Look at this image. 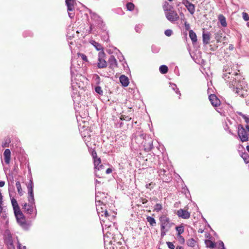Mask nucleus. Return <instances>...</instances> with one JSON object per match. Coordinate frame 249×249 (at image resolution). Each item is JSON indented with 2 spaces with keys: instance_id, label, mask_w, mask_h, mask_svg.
Returning <instances> with one entry per match:
<instances>
[{
  "instance_id": "obj_41",
  "label": "nucleus",
  "mask_w": 249,
  "mask_h": 249,
  "mask_svg": "<svg viewBox=\"0 0 249 249\" xmlns=\"http://www.w3.org/2000/svg\"><path fill=\"white\" fill-rule=\"evenodd\" d=\"M78 56L79 58L81 59L84 62H88V58L87 56L83 53H78Z\"/></svg>"
},
{
  "instance_id": "obj_47",
  "label": "nucleus",
  "mask_w": 249,
  "mask_h": 249,
  "mask_svg": "<svg viewBox=\"0 0 249 249\" xmlns=\"http://www.w3.org/2000/svg\"><path fill=\"white\" fill-rule=\"evenodd\" d=\"M160 50V48L158 46H157L156 45H153L152 46V51L154 53H158L159 52Z\"/></svg>"
},
{
  "instance_id": "obj_31",
  "label": "nucleus",
  "mask_w": 249,
  "mask_h": 249,
  "mask_svg": "<svg viewBox=\"0 0 249 249\" xmlns=\"http://www.w3.org/2000/svg\"><path fill=\"white\" fill-rule=\"evenodd\" d=\"M196 241L193 238H189L186 241V244L188 246L190 247H194L196 246Z\"/></svg>"
},
{
  "instance_id": "obj_13",
  "label": "nucleus",
  "mask_w": 249,
  "mask_h": 249,
  "mask_svg": "<svg viewBox=\"0 0 249 249\" xmlns=\"http://www.w3.org/2000/svg\"><path fill=\"white\" fill-rule=\"evenodd\" d=\"M152 159V158L151 159ZM152 159L153 160H151V166H153L154 168H156L155 165H157L156 168L159 166L160 164H161V168H166L167 167L166 165V163L163 160H160L158 156H154Z\"/></svg>"
},
{
  "instance_id": "obj_58",
  "label": "nucleus",
  "mask_w": 249,
  "mask_h": 249,
  "mask_svg": "<svg viewBox=\"0 0 249 249\" xmlns=\"http://www.w3.org/2000/svg\"><path fill=\"white\" fill-rule=\"evenodd\" d=\"M90 139V138L88 136V137H87L86 136H84L83 137V139H84V141H85V142L86 143L87 145H88V144H87V142H89V139Z\"/></svg>"
},
{
  "instance_id": "obj_48",
  "label": "nucleus",
  "mask_w": 249,
  "mask_h": 249,
  "mask_svg": "<svg viewBox=\"0 0 249 249\" xmlns=\"http://www.w3.org/2000/svg\"><path fill=\"white\" fill-rule=\"evenodd\" d=\"M217 249H225L224 244L221 241H220L217 243Z\"/></svg>"
},
{
  "instance_id": "obj_32",
  "label": "nucleus",
  "mask_w": 249,
  "mask_h": 249,
  "mask_svg": "<svg viewBox=\"0 0 249 249\" xmlns=\"http://www.w3.org/2000/svg\"><path fill=\"white\" fill-rule=\"evenodd\" d=\"M117 245H120V242L117 241L115 239V242H114L113 241V243L112 244H110V245L108 244V245L107 246H106L105 245V247L107 249H114L115 247H117Z\"/></svg>"
},
{
  "instance_id": "obj_33",
  "label": "nucleus",
  "mask_w": 249,
  "mask_h": 249,
  "mask_svg": "<svg viewBox=\"0 0 249 249\" xmlns=\"http://www.w3.org/2000/svg\"><path fill=\"white\" fill-rule=\"evenodd\" d=\"M163 209L162 205L161 203H157L154 206V212L159 213Z\"/></svg>"
},
{
  "instance_id": "obj_45",
  "label": "nucleus",
  "mask_w": 249,
  "mask_h": 249,
  "mask_svg": "<svg viewBox=\"0 0 249 249\" xmlns=\"http://www.w3.org/2000/svg\"><path fill=\"white\" fill-rule=\"evenodd\" d=\"M95 91L100 95H102L103 94V91L100 86H96L95 88Z\"/></svg>"
},
{
  "instance_id": "obj_14",
  "label": "nucleus",
  "mask_w": 249,
  "mask_h": 249,
  "mask_svg": "<svg viewBox=\"0 0 249 249\" xmlns=\"http://www.w3.org/2000/svg\"><path fill=\"white\" fill-rule=\"evenodd\" d=\"M18 223L21 226L24 227L26 225L25 217L22 212L20 211L19 212L14 213Z\"/></svg>"
},
{
  "instance_id": "obj_35",
  "label": "nucleus",
  "mask_w": 249,
  "mask_h": 249,
  "mask_svg": "<svg viewBox=\"0 0 249 249\" xmlns=\"http://www.w3.org/2000/svg\"><path fill=\"white\" fill-rule=\"evenodd\" d=\"M146 220H147V221L149 223V225L151 226H154L156 224L155 219L151 216H147L146 217Z\"/></svg>"
},
{
  "instance_id": "obj_6",
  "label": "nucleus",
  "mask_w": 249,
  "mask_h": 249,
  "mask_svg": "<svg viewBox=\"0 0 249 249\" xmlns=\"http://www.w3.org/2000/svg\"><path fill=\"white\" fill-rule=\"evenodd\" d=\"M132 141L135 142L138 144H141L146 152L151 151L153 148L152 139L149 137L144 138L143 134L135 135L132 138Z\"/></svg>"
},
{
  "instance_id": "obj_51",
  "label": "nucleus",
  "mask_w": 249,
  "mask_h": 249,
  "mask_svg": "<svg viewBox=\"0 0 249 249\" xmlns=\"http://www.w3.org/2000/svg\"><path fill=\"white\" fill-rule=\"evenodd\" d=\"M242 16H243V19L247 21L248 20H249V16L248 15V14H247V13H245V12H243L242 13Z\"/></svg>"
},
{
  "instance_id": "obj_40",
  "label": "nucleus",
  "mask_w": 249,
  "mask_h": 249,
  "mask_svg": "<svg viewBox=\"0 0 249 249\" xmlns=\"http://www.w3.org/2000/svg\"><path fill=\"white\" fill-rule=\"evenodd\" d=\"M3 196L0 192V213L2 212V210H3Z\"/></svg>"
},
{
  "instance_id": "obj_3",
  "label": "nucleus",
  "mask_w": 249,
  "mask_h": 249,
  "mask_svg": "<svg viewBox=\"0 0 249 249\" xmlns=\"http://www.w3.org/2000/svg\"><path fill=\"white\" fill-rule=\"evenodd\" d=\"M89 17L88 19L89 28L86 30V34L98 33L99 29H103L105 24L102 18L95 12L89 9Z\"/></svg>"
},
{
  "instance_id": "obj_59",
  "label": "nucleus",
  "mask_w": 249,
  "mask_h": 249,
  "mask_svg": "<svg viewBox=\"0 0 249 249\" xmlns=\"http://www.w3.org/2000/svg\"><path fill=\"white\" fill-rule=\"evenodd\" d=\"M18 248L19 249H26V246H21V244L18 242Z\"/></svg>"
},
{
  "instance_id": "obj_34",
  "label": "nucleus",
  "mask_w": 249,
  "mask_h": 249,
  "mask_svg": "<svg viewBox=\"0 0 249 249\" xmlns=\"http://www.w3.org/2000/svg\"><path fill=\"white\" fill-rule=\"evenodd\" d=\"M159 70L161 73L165 74L168 71V68L167 66L162 65L160 67Z\"/></svg>"
},
{
  "instance_id": "obj_21",
  "label": "nucleus",
  "mask_w": 249,
  "mask_h": 249,
  "mask_svg": "<svg viewBox=\"0 0 249 249\" xmlns=\"http://www.w3.org/2000/svg\"><path fill=\"white\" fill-rule=\"evenodd\" d=\"M161 164H160L159 166L157 167V169L158 170L159 176L161 178H162V177L166 175V173L168 169V167L161 168Z\"/></svg>"
},
{
  "instance_id": "obj_26",
  "label": "nucleus",
  "mask_w": 249,
  "mask_h": 249,
  "mask_svg": "<svg viewBox=\"0 0 249 249\" xmlns=\"http://www.w3.org/2000/svg\"><path fill=\"white\" fill-rule=\"evenodd\" d=\"M120 81L122 85L124 87H127L129 83L127 77L124 75H122L120 77Z\"/></svg>"
},
{
  "instance_id": "obj_61",
  "label": "nucleus",
  "mask_w": 249,
  "mask_h": 249,
  "mask_svg": "<svg viewBox=\"0 0 249 249\" xmlns=\"http://www.w3.org/2000/svg\"><path fill=\"white\" fill-rule=\"evenodd\" d=\"M92 157H93V158L94 160L95 159H98V158L97 157V154H96V152L95 151H93L92 153Z\"/></svg>"
},
{
  "instance_id": "obj_25",
  "label": "nucleus",
  "mask_w": 249,
  "mask_h": 249,
  "mask_svg": "<svg viewBox=\"0 0 249 249\" xmlns=\"http://www.w3.org/2000/svg\"><path fill=\"white\" fill-rule=\"evenodd\" d=\"M202 40L204 44H209L210 40V33L209 32L205 33L203 32L202 34Z\"/></svg>"
},
{
  "instance_id": "obj_50",
  "label": "nucleus",
  "mask_w": 249,
  "mask_h": 249,
  "mask_svg": "<svg viewBox=\"0 0 249 249\" xmlns=\"http://www.w3.org/2000/svg\"><path fill=\"white\" fill-rule=\"evenodd\" d=\"M242 157L244 159L245 162L246 163H248L249 162V156L248 155V154H244L242 155Z\"/></svg>"
},
{
  "instance_id": "obj_15",
  "label": "nucleus",
  "mask_w": 249,
  "mask_h": 249,
  "mask_svg": "<svg viewBox=\"0 0 249 249\" xmlns=\"http://www.w3.org/2000/svg\"><path fill=\"white\" fill-rule=\"evenodd\" d=\"M100 158L95 159L94 160L95 175L96 177L100 178V175L98 174L97 170L100 171L104 169L103 165L101 164Z\"/></svg>"
},
{
  "instance_id": "obj_12",
  "label": "nucleus",
  "mask_w": 249,
  "mask_h": 249,
  "mask_svg": "<svg viewBox=\"0 0 249 249\" xmlns=\"http://www.w3.org/2000/svg\"><path fill=\"white\" fill-rule=\"evenodd\" d=\"M65 2L67 6L69 16L71 18H72L74 16V13L73 11L74 10L75 0H66Z\"/></svg>"
},
{
  "instance_id": "obj_30",
  "label": "nucleus",
  "mask_w": 249,
  "mask_h": 249,
  "mask_svg": "<svg viewBox=\"0 0 249 249\" xmlns=\"http://www.w3.org/2000/svg\"><path fill=\"white\" fill-rule=\"evenodd\" d=\"M205 244L207 248L213 249L215 247V243L210 240L206 239L205 240Z\"/></svg>"
},
{
  "instance_id": "obj_10",
  "label": "nucleus",
  "mask_w": 249,
  "mask_h": 249,
  "mask_svg": "<svg viewBox=\"0 0 249 249\" xmlns=\"http://www.w3.org/2000/svg\"><path fill=\"white\" fill-rule=\"evenodd\" d=\"M238 135L242 142H247L249 140L248 134L245 128L241 124L238 126Z\"/></svg>"
},
{
  "instance_id": "obj_36",
  "label": "nucleus",
  "mask_w": 249,
  "mask_h": 249,
  "mask_svg": "<svg viewBox=\"0 0 249 249\" xmlns=\"http://www.w3.org/2000/svg\"><path fill=\"white\" fill-rule=\"evenodd\" d=\"M16 186L18 193L19 194V195L20 196H22L23 195V192H22L20 183L19 181H17L16 182Z\"/></svg>"
},
{
  "instance_id": "obj_38",
  "label": "nucleus",
  "mask_w": 249,
  "mask_h": 249,
  "mask_svg": "<svg viewBox=\"0 0 249 249\" xmlns=\"http://www.w3.org/2000/svg\"><path fill=\"white\" fill-rule=\"evenodd\" d=\"M222 32L221 31H219L215 33V38L217 40V42H220L221 39L222 38Z\"/></svg>"
},
{
  "instance_id": "obj_57",
  "label": "nucleus",
  "mask_w": 249,
  "mask_h": 249,
  "mask_svg": "<svg viewBox=\"0 0 249 249\" xmlns=\"http://www.w3.org/2000/svg\"><path fill=\"white\" fill-rule=\"evenodd\" d=\"M185 28L186 30H189L190 29V24L187 23L186 21L184 23Z\"/></svg>"
},
{
  "instance_id": "obj_43",
  "label": "nucleus",
  "mask_w": 249,
  "mask_h": 249,
  "mask_svg": "<svg viewBox=\"0 0 249 249\" xmlns=\"http://www.w3.org/2000/svg\"><path fill=\"white\" fill-rule=\"evenodd\" d=\"M119 61L122 62V64L124 68H125V66L127 67V64L126 62L124 61V58L123 55L120 56V57L119 58Z\"/></svg>"
},
{
  "instance_id": "obj_1",
  "label": "nucleus",
  "mask_w": 249,
  "mask_h": 249,
  "mask_svg": "<svg viewBox=\"0 0 249 249\" xmlns=\"http://www.w3.org/2000/svg\"><path fill=\"white\" fill-rule=\"evenodd\" d=\"M224 73L223 78L225 79L229 88L240 97L244 98L248 95V86L244 81V78L240 74L233 71L232 68L229 66L224 68Z\"/></svg>"
},
{
  "instance_id": "obj_44",
  "label": "nucleus",
  "mask_w": 249,
  "mask_h": 249,
  "mask_svg": "<svg viewBox=\"0 0 249 249\" xmlns=\"http://www.w3.org/2000/svg\"><path fill=\"white\" fill-rule=\"evenodd\" d=\"M142 24H138V25H136L135 26V31L137 32V33H140L141 31H142Z\"/></svg>"
},
{
  "instance_id": "obj_54",
  "label": "nucleus",
  "mask_w": 249,
  "mask_h": 249,
  "mask_svg": "<svg viewBox=\"0 0 249 249\" xmlns=\"http://www.w3.org/2000/svg\"><path fill=\"white\" fill-rule=\"evenodd\" d=\"M113 51H119L116 48H114V47H112L111 49H108L107 50V52L108 53H112Z\"/></svg>"
},
{
  "instance_id": "obj_62",
  "label": "nucleus",
  "mask_w": 249,
  "mask_h": 249,
  "mask_svg": "<svg viewBox=\"0 0 249 249\" xmlns=\"http://www.w3.org/2000/svg\"><path fill=\"white\" fill-rule=\"evenodd\" d=\"M243 118L245 120L246 123H247V124L249 123V118L248 117H247L246 115H245Z\"/></svg>"
},
{
  "instance_id": "obj_16",
  "label": "nucleus",
  "mask_w": 249,
  "mask_h": 249,
  "mask_svg": "<svg viewBox=\"0 0 249 249\" xmlns=\"http://www.w3.org/2000/svg\"><path fill=\"white\" fill-rule=\"evenodd\" d=\"M27 188L28 189V197H29V200L30 201H33V199L34 198V183L33 181V180L31 179L29 181V182L28 183V185H27Z\"/></svg>"
},
{
  "instance_id": "obj_63",
  "label": "nucleus",
  "mask_w": 249,
  "mask_h": 249,
  "mask_svg": "<svg viewBox=\"0 0 249 249\" xmlns=\"http://www.w3.org/2000/svg\"><path fill=\"white\" fill-rule=\"evenodd\" d=\"M95 182H96V184H95V190H98L99 188H98V186L97 185V183H100V181H98L97 179H96L95 180Z\"/></svg>"
},
{
  "instance_id": "obj_23",
  "label": "nucleus",
  "mask_w": 249,
  "mask_h": 249,
  "mask_svg": "<svg viewBox=\"0 0 249 249\" xmlns=\"http://www.w3.org/2000/svg\"><path fill=\"white\" fill-rule=\"evenodd\" d=\"M102 30L101 33V38L105 42H108L109 41V36L108 34V32L106 30L105 27L103 29H101Z\"/></svg>"
},
{
  "instance_id": "obj_8",
  "label": "nucleus",
  "mask_w": 249,
  "mask_h": 249,
  "mask_svg": "<svg viewBox=\"0 0 249 249\" xmlns=\"http://www.w3.org/2000/svg\"><path fill=\"white\" fill-rule=\"evenodd\" d=\"M163 8L166 18L168 20L171 22H174L178 20L179 17L173 7L167 3V5H165Z\"/></svg>"
},
{
  "instance_id": "obj_2",
  "label": "nucleus",
  "mask_w": 249,
  "mask_h": 249,
  "mask_svg": "<svg viewBox=\"0 0 249 249\" xmlns=\"http://www.w3.org/2000/svg\"><path fill=\"white\" fill-rule=\"evenodd\" d=\"M102 226L103 232L104 234V245L107 246L112 244L113 241L115 242V235L114 231H117L115 227L114 220L116 213L110 209L107 210V213L105 212L98 213Z\"/></svg>"
},
{
  "instance_id": "obj_9",
  "label": "nucleus",
  "mask_w": 249,
  "mask_h": 249,
  "mask_svg": "<svg viewBox=\"0 0 249 249\" xmlns=\"http://www.w3.org/2000/svg\"><path fill=\"white\" fill-rule=\"evenodd\" d=\"M159 220L160 223V229H169L171 226V223L170 220L165 214H162L159 217Z\"/></svg>"
},
{
  "instance_id": "obj_49",
  "label": "nucleus",
  "mask_w": 249,
  "mask_h": 249,
  "mask_svg": "<svg viewBox=\"0 0 249 249\" xmlns=\"http://www.w3.org/2000/svg\"><path fill=\"white\" fill-rule=\"evenodd\" d=\"M164 34L167 36H170L173 34V31L171 29H167L164 31Z\"/></svg>"
},
{
  "instance_id": "obj_18",
  "label": "nucleus",
  "mask_w": 249,
  "mask_h": 249,
  "mask_svg": "<svg viewBox=\"0 0 249 249\" xmlns=\"http://www.w3.org/2000/svg\"><path fill=\"white\" fill-rule=\"evenodd\" d=\"M177 214L178 217L183 219H188L190 217V213L187 210L182 209L178 210Z\"/></svg>"
},
{
  "instance_id": "obj_64",
  "label": "nucleus",
  "mask_w": 249,
  "mask_h": 249,
  "mask_svg": "<svg viewBox=\"0 0 249 249\" xmlns=\"http://www.w3.org/2000/svg\"><path fill=\"white\" fill-rule=\"evenodd\" d=\"M112 172V169H110V168H107L106 171V173L107 174H110L111 172Z\"/></svg>"
},
{
  "instance_id": "obj_29",
  "label": "nucleus",
  "mask_w": 249,
  "mask_h": 249,
  "mask_svg": "<svg viewBox=\"0 0 249 249\" xmlns=\"http://www.w3.org/2000/svg\"><path fill=\"white\" fill-rule=\"evenodd\" d=\"M189 36L192 41L193 44L195 43L197 41V37L196 34L192 30L189 31Z\"/></svg>"
},
{
  "instance_id": "obj_46",
  "label": "nucleus",
  "mask_w": 249,
  "mask_h": 249,
  "mask_svg": "<svg viewBox=\"0 0 249 249\" xmlns=\"http://www.w3.org/2000/svg\"><path fill=\"white\" fill-rule=\"evenodd\" d=\"M0 216L2 217L4 220H6L7 217V213H6L5 209L3 208L2 212L0 213Z\"/></svg>"
},
{
  "instance_id": "obj_7",
  "label": "nucleus",
  "mask_w": 249,
  "mask_h": 249,
  "mask_svg": "<svg viewBox=\"0 0 249 249\" xmlns=\"http://www.w3.org/2000/svg\"><path fill=\"white\" fill-rule=\"evenodd\" d=\"M28 204L25 203L22 206L23 212L29 215H32L33 214L34 218H35L37 215V210L35 205V198L33 201H30L29 197H28Z\"/></svg>"
},
{
  "instance_id": "obj_5",
  "label": "nucleus",
  "mask_w": 249,
  "mask_h": 249,
  "mask_svg": "<svg viewBox=\"0 0 249 249\" xmlns=\"http://www.w3.org/2000/svg\"><path fill=\"white\" fill-rule=\"evenodd\" d=\"M78 61L76 59H72L71 61V88L73 90L71 97L74 102L78 101L79 96L78 93V88H80V83H78L76 77L78 76V66H75V64ZM80 76V75H79Z\"/></svg>"
},
{
  "instance_id": "obj_42",
  "label": "nucleus",
  "mask_w": 249,
  "mask_h": 249,
  "mask_svg": "<svg viewBox=\"0 0 249 249\" xmlns=\"http://www.w3.org/2000/svg\"><path fill=\"white\" fill-rule=\"evenodd\" d=\"M126 8L129 11H133L134 9V4L131 2H128L126 4Z\"/></svg>"
},
{
  "instance_id": "obj_55",
  "label": "nucleus",
  "mask_w": 249,
  "mask_h": 249,
  "mask_svg": "<svg viewBox=\"0 0 249 249\" xmlns=\"http://www.w3.org/2000/svg\"><path fill=\"white\" fill-rule=\"evenodd\" d=\"M94 78L97 84H99L100 82V77L98 75H95L94 76Z\"/></svg>"
},
{
  "instance_id": "obj_39",
  "label": "nucleus",
  "mask_w": 249,
  "mask_h": 249,
  "mask_svg": "<svg viewBox=\"0 0 249 249\" xmlns=\"http://www.w3.org/2000/svg\"><path fill=\"white\" fill-rule=\"evenodd\" d=\"M170 87L172 89L175 91L177 94H179L180 95V93L178 89L177 88V85L175 84L170 83Z\"/></svg>"
},
{
  "instance_id": "obj_24",
  "label": "nucleus",
  "mask_w": 249,
  "mask_h": 249,
  "mask_svg": "<svg viewBox=\"0 0 249 249\" xmlns=\"http://www.w3.org/2000/svg\"><path fill=\"white\" fill-rule=\"evenodd\" d=\"M12 205L14 210V213L16 212H19L20 210L17 201L14 197L11 199Z\"/></svg>"
},
{
  "instance_id": "obj_53",
  "label": "nucleus",
  "mask_w": 249,
  "mask_h": 249,
  "mask_svg": "<svg viewBox=\"0 0 249 249\" xmlns=\"http://www.w3.org/2000/svg\"><path fill=\"white\" fill-rule=\"evenodd\" d=\"M166 244H167L168 247L170 249H175V246L172 242H167Z\"/></svg>"
},
{
  "instance_id": "obj_28",
  "label": "nucleus",
  "mask_w": 249,
  "mask_h": 249,
  "mask_svg": "<svg viewBox=\"0 0 249 249\" xmlns=\"http://www.w3.org/2000/svg\"><path fill=\"white\" fill-rule=\"evenodd\" d=\"M218 20L223 27H226L227 25L225 17L223 15H219L218 17Z\"/></svg>"
},
{
  "instance_id": "obj_17",
  "label": "nucleus",
  "mask_w": 249,
  "mask_h": 249,
  "mask_svg": "<svg viewBox=\"0 0 249 249\" xmlns=\"http://www.w3.org/2000/svg\"><path fill=\"white\" fill-rule=\"evenodd\" d=\"M182 3L185 5L191 15H193L195 13V6L193 4L191 3L188 0H183Z\"/></svg>"
},
{
  "instance_id": "obj_60",
  "label": "nucleus",
  "mask_w": 249,
  "mask_h": 249,
  "mask_svg": "<svg viewBox=\"0 0 249 249\" xmlns=\"http://www.w3.org/2000/svg\"><path fill=\"white\" fill-rule=\"evenodd\" d=\"M9 142H10V141L9 140H7V142H6L4 143H2V146L3 147H5L8 146V144H9Z\"/></svg>"
},
{
  "instance_id": "obj_22",
  "label": "nucleus",
  "mask_w": 249,
  "mask_h": 249,
  "mask_svg": "<svg viewBox=\"0 0 249 249\" xmlns=\"http://www.w3.org/2000/svg\"><path fill=\"white\" fill-rule=\"evenodd\" d=\"M109 67L111 69H114L117 67V62L115 57L113 55H111L108 60Z\"/></svg>"
},
{
  "instance_id": "obj_19",
  "label": "nucleus",
  "mask_w": 249,
  "mask_h": 249,
  "mask_svg": "<svg viewBox=\"0 0 249 249\" xmlns=\"http://www.w3.org/2000/svg\"><path fill=\"white\" fill-rule=\"evenodd\" d=\"M209 99L212 105L214 107L220 105V101L214 94H211L209 96Z\"/></svg>"
},
{
  "instance_id": "obj_56",
  "label": "nucleus",
  "mask_w": 249,
  "mask_h": 249,
  "mask_svg": "<svg viewBox=\"0 0 249 249\" xmlns=\"http://www.w3.org/2000/svg\"><path fill=\"white\" fill-rule=\"evenodd\" d=\"M67 37L68 39H71L73 37V34H71L70 33L68 32Z\"/></svg>"
},
{
  "instance_id": "obj_52",
  "label": "nucleus",
  "mask_w": 249,
  "mask_h": 249,
  "mask_svg": "<svg viewBox=\"0 0 249 249\" xmlns=\"http://www.w3.org/2000/svg\"><path fill=\"white\" fill-rule=\"evenodd\" d=\"M168 230H169L168 229H160V230H161L160 235H161V238L163 237L165 235L166 233L168 231Z\"/></svg>"
},
{
  "instance_id": "obj_4",
  "label": "nucleus",
  "mask_w": 249,
  "mask_h": 249,
  "mask_svg": "<svg viewBox=\"0 0 249 249\" xmlns=\"http://www.w3.org/2000/svg\"><path fill=\"white\" fill-rule=\"evenodd\" d=\"M110 199L107 194L96 190L95 202L97 213L105 212V213H107V210L113 206V204L108 201Z\"/></svg>"
},
{
  "instance_id": "obj_37",
  "label": "nucleus",
  "mask_w": 249,
  "mask_h": 249,
  "mask_svg": "<svg viewBox=\"0 0 249 249\" xmlns=\"http://www.w3.org/2000/svg\"><path fill=\"white\" fill-rule=\"evenodd\" d=\"M176 230L178 232V236H180L181 237L180 235L184 232V227L182 225L177 226L176 228Z\"/></svg>"
},
{
  "instance_id": "obj_27",
  "label": "nucleus",
  "mask_w": 249,
  "mask_h": 249,
  "mask_svg": "<svg viewBox=\"0 0 249 249\" xmlns=\"http://www.w3.org/2000/svg\"><path fill=\"white\" fill-rule=\"evenodd\" d=\"M90 43L92 44L97 51L100 52L104 51L103 48L101 44L95 41V40L90 41Z\"/></svg>"
},
{
  "instance_id": "obj_20",
  "label": "nucleus",
  "mask_w": 249,
  "mask_h": 249,
  "mask_svg": "<svg viewBox=\"0 0 249 249\" xmlns=\"http://www.w3.org/2000/svg\"><path fill=\"white\" fill-rule=\"evenodd\" d=\"M4 160L5 163L8 165L11 159V151L9 149H6L3 153Z\"/></svg>"
},
{
  "instance_id": "obj_11",
  "label": "nucleus",
  "mask_w": 249,
  "mask_h": 249,
  "mask_svg": "<svg viewBox=\"0 0 249 249\" xmlns=\"http://www.w3.org/2000/svg\"><path fill=\"white\" fill-rule=\"evenodd\" d=\"M106 54L104 51L98 53L97 67L98 68H105L107 66V62L105 60Z\"/></svg>"
}]
</instances>
